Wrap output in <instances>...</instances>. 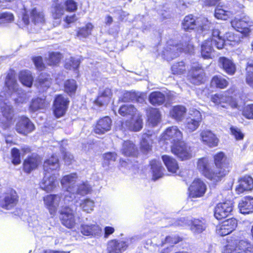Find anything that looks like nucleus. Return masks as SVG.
Returning a JSON list of instances; mask_svg holds the SVG:
<instances>
[{
  "instance_id": "nucleus-1",
  "label": "nucleus",
  "mask_w": 253,
  "mask_h": 253,
  "mask_svg": "<svg viewBox=\"0 0 253 253\" xmlns=\"http://www.w3.org/2000/svg\"><path fill=\"white\" fill-rule=\"evenodd\" d=\"M212 166L207 157L199 158L197 169L206 179L217 182L221 181L230 172L231 165L226 154L219 151L212 156Z\"/></svg>"
},
{
  "instance_id": "nucleus-2",
  "label": "nucleus",
  "mask_w": 253,
  "mask_h": 253,
  "mask_svg": "<svg viewBox=\"0 0 253 253\" xmlns=\"http://www.w3.org/2000/svg\"><path fill=\"white\" fill-rule=\"evenodd\" d=\"M183 139V133L177 126L168 127L161 134L159 141L163 144L172 143L171 152L179 160H190L193 156L192 147Z\"/></svg>"
},
{
  "instance_id": "nucleus-3",
  "label": "nucleus",
  "mask_w": 253,
  "mask_h": 253,
  "mask_svg": "<svg viewBox=\"0 0 253 253\" xmlns=\"http://www.w3.org/2000/svg\"><path fill=\"white\" fill-rule=\"evenodd\" d=\"M225 253H253V245L247 240H238L231 237L227 239V244L224 246Z\"/></svg>"
},
{
  "instance_id": "nucleus-4",
  "label": "nucleus",
  "mask_w": 253,
  "mask_h": 253,
  "mask_svg": "<svg viewBox=\"0 0 253 253\" xmlns=\"http://www.w3.org/2000/svg\"><path fill=\"white\" fill-rule=\"evenodd\" d=\"M225 94L215 93L211 97V101L215 104L222 107L230 106L232 108H237L238 105L233 95H235V89L230 87L225 91Z\"/></svg>"
},
{
  "instance_id": "nucleus-5",
  "label": "nucleus",
  "mask_w": 253,
  "mask_h": 253,
  "mask_svg": "<svg viewBox=\"0 0 253 253\" xmlns=\"http://www.w3.org/2000/svg\"><path fill=\"white\" fill-rule=\"evenodd\" d=\"M188 81L194 85L204 84L207 80V76L202 66L194 63L191 66L187 75Z\"/></svg>"
},
{
  "instance_id": "nucleus-6",
  "label": "nucleus",
  "mask_w": 253,
  "mask_h": 253,
  "mask_svg": "<svg viewBox=\"0 0 253 253\" xmlns=\"http://www.w3.org/2000/svg\"><path fill=\"white\" fill-rule=\"evenodd\" d=\"M59 219L63 226L68 229L74 228L76 224L75 213L69 206H63L59 211Z\"/></svg>"
},
{
  "instance_id": "nucleus-7",
  "label": "nucleus",
  "mask_w": 253,
  "mask_h": 253,
  "mask_svg": "<svg viewBox=\"0 0 253 253\" xmlns=\"http://www.w3.org/2000/svg\"><path fill=\"white\" fill-rule=\"evenodd\" d=\"M70 101L62 94L55 95L52 110L54 116L56 118L64 116L68 108Z\"/></svg>"
},
{
  "instance_id": "nucleus-8",
  "label": "nucleus",
  "mask_w": 253,
  "mask_h": 253,
  "mask_svg": "<svg viewBox=\"0 0 253 253\" xmlns=\"http://www.w3.org/2000/svg\"><path fill=\"white\" fill-rule=\"evenodd\" d=\"M30 18L32 22L35 25L43 24L45 22V18L43 11L39 10L37 7H33L30 10L29 13L25 10L22 13V20L25 25L30 23Z\"/></svg>"
},
{
  "instance_id": "nucleus-9",
  "label": "nucleus",
  "mask_w": 253,
  "mask_h": 253,
  "mask_svg": "<svg viewBox=\"0 0 253 253\" xmlns=\"http://www.w3.org/2000/svg\"><path fill=\"white\" fill-rule=\"evenodd\" d=\"M234 204L230 200L218 203L213 210L214 217L218 220H222L232 214Z\"/></svg>"
},
{
  "instance_id": "nucleus-10",
  "label": "nucleus",
  "mask_w": 253,
  "mask_h": 253,
  "mask_svg": "<svg viewBox=\"0 0 253 253\" xmlns=\"http://www.w3.org/2000/svg\"><path fill=\"white\" fill-rule=\"evenodd\" d=\"M19 202V196L15 190L11 189L0 196V207L9 210L15 207Z\"/></svg>"
},
{
  "instance_id": "nucleus-11",
  "label": "nucleus",
  "mask_w": 253,
  "mask_h": 253,
  "mask_svg": "<svg viewBox=\"0 0 253 253\" xmlns=\"http://www.w3.org/2000/svg\"><path fill=\"white\" fill-rule=\"evenodd\" d=\"M207 188L201 178H195L188 188V196L190 198H201L205 195Z\"/></svg>"
},
{
  "instance_id": "nucleus-12",
  "label": "nucleus",
  "mask_w": 253,
  "mask_h": 253,
  "mask_svg": "<svg viewBox=\"0 0 253 253\" xmlns=\"http://www.w3.org/2000/svg\"><path fill=\"white\" fill-rule=\"evenodd\" d=\"M42 158L39 154L33 153L27 156L23 161L22 169L26 174H30L41 165Z\"/></svg>"
},
{
  "instance_id": "nucleus-13",
  "label": "nucleus",
  "mask_w": 253,
  "mask_h": 253,
  "mask_svg": "<svg viewBox=\"0 0 253 253\" xmlns=\"http://www.w3.org/2000/svg\"><path fill=\"white\" fill-rule=\"evenodd\" d=\"M15 129L18 133L27 135L35 129V126L28 117L21 116L17 119Z\"/></svg>"
},
{
  "instance_id": "nucleus-14",
  "label": "nucleus",
  "mask_w": 253,
  "mask_h": 253,
  "mask_svg": "<svg viewBox=\"0 0 253 253\" xmlns=\"http://www.w3.org/2000/svg\"><path fill=\"white\" fill-rule=\"evenodd\" d=\"M42 199L44 207L48 210L51 217H54L57 213L61 197L58 194H51L44 196Z\"/></svg>"
},
{
  "instance_id": "nucleus-15",
  "label": "nucleus",
  "mask_w": 253,
  "mask_h": 253,
  "mask_svg": "<svg viewBox=\"0 0 253 253\" xmlns=\"http://www.w3.org/2000/svg\"><path fill=\"white\" fill-rule=\"evenodd\" d=\"M199 17L194 16L193 14L187 15L182 21V29L185 32H191L199 28H203L199 22Z\"/></svg>"
},
{
  "instance_id": "nucleus-16",
  "label": "nucleus",
  "mask_w": 253,
  "mask_h": 253,
  "mask_svg": "<svg viewBox=\"0 0 253 253\" xmlns=\"http://www.w3.org/2000/svg\"><path fill=\"white\" fill-rule=\"evenodd\" d=\"M202 118L200 112L198 111L193 112L186 118L184 124V128L188 132H192L196 130L200 126Z\"/></svg>"
},
{
  "instance_id": "nucleus-17",
  "label": "nucleus",
  "mask_w": 253,
  "mask_h": 253,
  "mask_svg": "<svg viewBox=\"0 0 253 253\" xmlns=\"http://www.w3.org/2000/svg\"><path fill=\"white\" fill-rule=\"evenodd\" d=\"M112 121L109 116H104L99 119L95 123L92 131L97 134L102 135L111 129Z\"/></svg>"
},
{
  "instance_id": "nucleus-18",
  "label": "nucleus",
  "mask_w": 253,
  "mask_h": 253,
  "mask_svg": "<svg viewBox=\"0 0 253 253\" xmlns=\"http://www.w3.org/2000/svg\"><path fill=\"white\" fill-rule=\"evenodd\" d=\"M237 220L234 217L223 221L220 224L218 229V234L221 236H225L230 234L237 227Z\"/></svg>"
},
{
  "instance_id": "nucleus-19",
  "label": "nucleus",
  "mask_w": 253,
  "mask_h": 253,
  "mask_svg": "<svg viewBox=\"0 0 253 253\" xmlns=\"http://www.w3.org/2000/svg\"><path fill=\"white\" fill-rule=\"evenodd\" d=\"M121 153L126 157L137 158L139 152L136 145L131 140H124L122 145Z\"/></svg>"
},
{
  "instance_id": "nucleus-20",
  "label": "nucleus",
  "mask_w": 253,
  "mask_h": 253,
  "mask_svg": "<svg viewBox=\"0 0 253 253\" xmlns=\"http://www.w3.org/2000/svg\"><path fill=\"white\" fill-rule=\"evenodd\" d=\"M112 95V89L109 87H106L103 90L99 91L94 100V104L98 107L106 106L110 102Z\"/></svg>"
},
{
  "instance_id": "nucleus-21",
  "label": "nucleus",
  "mask_w": 253,
  "mask_h": 253,
  "mask_svg": "<svg viewBox=\"0 0 253 253\" xmlns=\"http://www.w3.org/2000/svg\"><path fill=\"white\" fill-rule=\"evenodd\" d=\"M200 136L202 142L209 147H214L218 144L219 139L211 130H203Z\"/></svg>"
},
{
  "instance_id": "nucleus-22",
  "label": "nucleus",
  "mask_w": 253,
  "mask_h": 253,
  "mask_svg": "<svg viewBox=\"0 0 253 253\" xmlns=\"http://www.w3.org/2000/svg\"><path fill=\"white\" fill-rule=\"evenodd\" d=\"M147 123L153 127L157 126L161 121L162 115L159 108L152 107L146 110Z\"/></svg>"
},
{
  "instance_id": "nucleus-23",
  "label": "nucleus",
  "mask_w": 253,
  "mask_h": 253,
  "mask_svg": "<svg viewBox=\"0 0 253 253\" xmlns=\"http://www.w3.org/2000/svg\"><path fill=\"white\" fill-rule=\"evenodd\" d=\"M77 179V174L76 173H72L70 174L64 175L60 180L62 186L66 188L67 192H69L71 195L69 196L72 198V195L74 196L73 192L76 186V181Z\"/></svg>"
},
{
  "instance_id": "nucleus-24",
  "label": "nucleus",
  "mask_w": 253,
  "mask_h": 253,
  "mask_svg": "<svg viewBox=\"0 0 253 253\" xmlns=\"http://www.w3.org/2000/svg\"><path fill=\"white\" fill-rule=\"evenodd\" d=\"M60 165L59 159L54 154L51 155L49 157L44 160L43 164V169L45 173L53 171H59Z\"/></svg>"
},
{
  "instance_id": "nucleus-25",
  "label": "nucleus",
  "mask_w": 253,
  "mask_h": 253,
  "mask_svg": "<svg viewBox=\"0 0 253 253\" xmlns=\"http://www.w3.org/2000/svg\"><path fill=\"white\" fill-rule=\"evenodd\" d=\"M121 126L122 128L132 131H138L143 127V120L140 116L138 117L134 121L132 119L122 122Z\"/></svg>"
},
{
  "instance_id": "nucleus-26",
  "label": "nucleus",
  "mask_w": 253,
  "mask_h": 253,
  "mask_svg": "<svg viewBox=\"0 0 253 253\" xmlns=\"http://www.w3.org/2000/svg\"><path fill=\"white\" fill-rule=\"evenodd\" d=\"M219 67L229 75H233L236 70L235 64L233 61L224 56L220 57L218 59Z\"/></svg>"
},
{
  "instance_id": "nucleus-27",
  "label": "nucleus",
  "mask_w": 253,
  "mask_h": 253,
  "mask_svg": "<svg viewBox=\"0 0 253 253\" xmlns=\"http://www.w3.org/2000/svg\"><path fill=\"white\" fill-rule=\"evenodd\" d=\"M168 50L169 53L173 54L175 57L179 55L180 52L189 53L194 50V46L189 42H180L171 45Z\"/></svg>"
},
{
  "instance_id": "nucleus-28",
  "label": "nucleus",
  "mask_w": 253,
  "mask_h": 253,
  "mask_svg": "<svg viewBox=\"0 0 253 253\" xmlns=\"http://www.w3.org/2000/svg\"><path fill=\"white\" fill-rule=\"evenodd\" d=\"M208 40L218 49H221L224 48L225 45V40L221 35L220 30L214 28L211 30V34Z\"/></svg>"
},
{
  "instance_id": "nucleus-29",
  "label": "nucleus",
  "mask_w": 253,
  "mask_h": 253,
  "mask_svg": "<svg viewBox=\"0 0 253 253\" xmlns=\"http://www.w3.org/2000/svg\"><path fill=\"white\" fill-rule=\"evenodd\" d=\"M238 207L241 213L247 214L253 213V197L245 196L239 203Z\"/></svg>"
},
{
  "instance_id": "nucleus-30",
  "label": "nucleus",
  "mask_w": 253,
  "mask_h": 253,
  "mask_svg": "<svg viewBox=\"0 0 253 253\" xmlns=\"http://www.w3.org/2000/svg\"><path fill=\"white\" fill-rule=\"evenodd\" d=\"M253 189V178L250 175H245L239 180L236 190L240 193L251 191Z\"/></svg>"
},
{
  "instance_id": "nucleus-31",
  "label": "nucleus",
  "mask_w": 253,
  "mask_h": 253,
  "mask_svg": "<svg viewBox=\"0 0 253 253\" xmlns=\"http://www.w3.org/2000/svg\"><path fill=\"white\" fill-rule=\"evenodd\" d=\"M64 4L58 0H54L51 6L50 13L54 20L60 19L64 15Z\"/></svg>"
},
{
  "instance_id": "nucleus-32",
  "label": "nucleus",
  "mask_w": 253,
  "mask_h": 253,
  "mask_svg": "<svg viewBox=\"0 0 253 253\" xmlns=\"http://www.w3.org/2000/svg\"><path fill=\"white\" fill-rule=\"evenodd\" d=\"M153 143V140L152 138V134L143 133L139 142L140 151L143 153H148L152 150Z\"/></svg>"
},
{
  "instance_id": "nucleus-33",
  "label": "nucleus",
  "mask_w": 253,
  "mask_h": 253,
  "mask_svg": "<svg viewBox=\"0 0 253 253\" xmlns=\"http://www.w3.org/2000/svg\"><path fill=\"white\" fill-rule=\"evenodd\" d=\"M127 247L125 242L112 240L108 244L107 253H122L126 250Z\"/></svg>"
},
{
  "instance_id": "nucleus-34",
  "label": "nucleus",
  "mask_w": 253,
  "mask_h": 253,
  "mask_svg": "<svg viewBox=\"0 0 253 253\" xmlns=\"http://www.w3.org/2000/svg\"><path fill=\"white\" fill-rule=\"evenodd\" d=\"M148 100L153 106H159L166 102V96L164 93L160 91H154L150 93Z\"/></svg>"
},
{
  "instance_id": "nucleus-35",
  "label": "nucleus",
  "mask_w": 253,
  "mask_h": 253,
  "mask_svg": "<svg viewBox=\"0 0 253 253\" xmlns=\"http://www.w3.org/2000/svg\"><path fill=\"white\" fill-rule=\"evenodd\" d=\"M162 159L169 172L171 173H176L179 167L177 161L173 157L167 155L162 156Z\"/></svg>"
},
{
  "instance_id": "nucleus-36",
  "label": "nucleus",
  "mask_w": 253,
  "mask_h": 253,
  "mask_svg": "<svg viewBox=\"0 0 253 253\" xmlns=\"http://www.w3.org/2000/svg\"><path fill=\"white\" fill-rule=\"evenodd\" d=\"M62 58L63 55L60 52L50 51L45 60L47 66L56 67L59 66Z\"/></svg>"
},
{
  "instance_id": "nucleus-37",
  "label": "nucleus",
  "mask_w": 253,
  "mask_h": 253,
  "mask_svg": "<svg viewBox=\"0 0 253 253\" xmlns=\"http://www.w3.org/2000/svg\"><path fill=\"white\" fill-rule=\"evenodd\" d=\"M15 76V72L12 69H10L6 73L4 85L9 91H15L17 89V83Z\"/></svg>"
},
{
  "instance_id": "nucleus-38",
  "label": "nucleus",
  "mask_w": 253,
  "mask_h": 253,
  "mask_svg": "<svg viewBox=\"0 0 253 253\" xmlns=\"http://www.w3.org/2000/svg\"><path fill=\"white\" fill-rule=\"evenodd\" d=\"M63 91L70 97L75 95L78 85L77 81L73 79L66 80L63 83Z\"/></svg>"
},
{
  "instance_id": "nucleus-39",
  "label": "nucleus",
  "mask_w": 253,
  "mask_h": 253,
  "mask_svg": "<svg viewBox=\"0 0 253 253\" xmlns=\"http://www.w3.org/2000/svg\"><path fill=\"white\" fill-rule=\"evenodd\" d=\"M149 165L150 166L154 180H156L163 176V170L164 168L161 162L154 159L150 161Z\"/></svg>"
},
{
  "instance_id": "nucleus-40",
  "label": "nucleus",
  "mask_w": 253,
  "mask_h": 253,
  "mask_svg": "<svg viewBox=\"0 0 253 253\" xmlns=\"http://www.w3.org/2000/svg\"><path fill=\"white\" fill-rule=\"evenodd\" d=\"M249 18L244 16L242 18L234 20L232 22V24L237 31L245 33L248 31L249 29Z\"/></svg>"
},
{
  "instance_id": "nucleus-41",
  "label": "nucleus",
  "mask_w": 253,
  "mask_h": 253,
  "mask_svg": "<svg viewBox=\"0 0 253 253\" xmlns=\"http://www.w3.org/2000/svg\"><path fill=\"white\" fill-rule=\"evenodd\" d=\"M229 85V82L220 75L213 76L210 81V86L218 89H225Z\"/></svg>"
},
{
  "instance_id": "nucleus-42",
  "label": "nucleus",
  "mask_w": 253,
  "mask_h": 253,
  "mask_svg": "<svg viewBox=\"0 0 253 253\" xmlns=\"http://www.w3.org/2000/svg\"><path fill=\"white\" fill-rule=\"evenodd\" d=\"M57 181L55 178L50 176L44 177L42 181L40 187L46 193L52 192L56 187Z\"/></svg>"
},
{
  "instance_id": "nucleus-43",
  "label": "nucleus",
  "mask_w": 253,
  "mask_h": 253,
  "mask_svg": "<svg viewBox=\"0 0 253 253\" xmlns=\"http://www.w3.org/2000/svg\"><path fill=\"white\" fill-rule=\"evenodd\" d=\"M186 113V109L182 105L174 106L169 111L171 117L177 121H181Z\"/></svg>"
},
{
  "instance_id": "nucleus-44",
  "label": "nucleus",
  "mask_w": 253,
  "mask_h": 253,
  "mask_svg": "<svg viewBox=\"0 0 253 253\" xmlns=\"http://www.w3.org/2000/svg\"><path fill=\"white\" fill-rule=\"evenodd\" d=\"M101 231L97 224H83L81 226V232L84 236H95Z\"/></svg>"
},
{
  "instance_id": "nucleus-45",
  "label": "nucleus",
  "mask_w": 253,
  "mask_h": 253,
  "mask_svg": "<svg viewBox=\"0 0 253 253\" xmlns=\"http://www.w3.org/2000/svg\"><path fill=\"white\" fill-rule=\"evenodd\" d=\"M37 84L41 87L48 88L52 82L50 75L47 72H41L37 79Z\"/></svg>"
},
{
  "instance_id": "nucleus-46",
  "label": "nucleus",
  "mask_w": 253,
  "mask_h": 253,
  "mask_svg": "<svg viewBox=\"0 0 253 253\" xmlns=\"http://www.w3.org/2000/svg\"><path fill=\"white\" fill-rule=\"evenodd\" d=\"M233 15V12L225 9L222 5H217L214 9V15L217 19L227 20Z\"/></svg>"
},
{
  "instance_id": "nucleus-47",
  "label": "nucleus",
  "mask_w": 253,
  "mask_h": 253,
  "mask_svg": "<svg viewBox=\"0 0 253 253\" xmlns=\"http://www.w3.org/2000/svg\"><path fill=\"white\" fill-rule=\"evenodd\" d=\"M189 225L191 230L197 234L202 233L207 228L206 223L198 218H193L191 220Z\"/></svg>"
},
{
  "instance_id": "nucleus-48",
  "label": "nucleus",
  "mask_w": 253,
  "mask_h": 253,
  "mask_svg": "<svg viewBox=\"0 0 253 253\" xmlns=\"http://www.w3.org/2000/svg\"><path fill=\"white\" fill-rule=\"evenodd\" d=\"M137 109L132 105L124 104L120 106L118 112L119 114L123 117H130V119H133L135 116Z\"/></svg>"
},
{
  "instance_id": "nucleus-49",
  "label": "nucleus",
  "mask_w": 253,
  "mask_h": 253,
  "mask_svg": "<svg viewBox=\"0 0 253 253\" xmlns=\"http://www.w3.org/2000/svg\"><path fill=\"white\" fill-rule=\"evenodd\" d=\"M214 51L212 44L208 39L205 40L201 44V54L205 59L211 58V53Z\"/></svg>"
},
{
  "instance_id": "nucleus-50",
  "label": "nucleus",
  "mask_w": 253,
  "mask_h": 253,
  "mask_svg": "<svg viewBox=\"0 0 253 253\" xmlns=\"http://www.w3.org/2000/svg\"><path fill=\"white\" fill-rule=\"evenodd\" d=\"M94 28L90 22L87 23L84 26L80 27L77 31L76 36L80 38H86L91 35Z\"/></svg>"
},
{
  "instance_id": "nucleus-51",
  "label": "nucleus",
  "mask_w": 253,
  "mask_h": 253,
  "mask_svg": "<svg viewBox=\"0 0 253 253\" xmlns=\"http://www.w3.org/2000/svg\"><path fill=\"white\" fill-rule=\"evenodd\" d=\"M19 79L21 83L27 87L32 86L33 83L32 76L26 71H22L19 73Z\"/></svg>"
},
{
  "instance_id": "nucleus-52",
  "label": "nucleus",
  "mask_w": 253,
  "mask_h": 253,
  "mask_svg": "<svg viewBox=\"0 0 253 253\" xmlns=\"http://www.w3.org/2000/svg\"><path fill=\"white\" fill-rule=\"evenodd\" d=\"M246 81L251 87H253V60H249L246 65Z\"/></svg>"
},
{
  "instance_id": "nucleus-53",
  "label": "nucleus",
  "mask_w": 253,
  "mask_h": 253,
  "mask_svg": "<svg viewBox=\"0 0 253 253\" xmlns=\"http://www.w3.org/2000/svg\"><path fill=\"white\" fill-rule=\"evenodd\" d=\"M171 71L174 75H183L186 72L185 64L183 61L177 62L171 66Z\"/></svg>"
},
{
  "instance_id": "nucleus-54",
  "label": "nucleus",
  "mask_w": 253,
  "mask_h": 253,
  "mask_svg": "<svg viewBox=\"0 0 253 253\" xmlns=\"http://www.w3.org/2000/svg\"><path fill=\"white\" fill-rule=\"evenodd\" d=\"M32 60L35 65L36 69L38 71H44L46 68V63L44 62L43 59L41 56H35L32 58Z\"/></svg>"
},
{
  "instance_id": "nucleus-55",
  "label": "nucleus",
  "mask_w": 253,
  "mask_h": 253,
  "mask_svg": "<svg viewBox=\"0 0 253 253\" xmlns=\"http://www.w3.org/2000/svg\"><path fill=\"white\" fill-rule=\"evenodd\" d=\"M11 163L14 166H17L20 164L21 154L20 150L16 148L13 147L11 150Z\"/></svg>"
},
{
  "instance_id": "nucleus-56",
  "label": "nucleus",
  "mask_w": 253,
  "mask_h": 253,
  "mask_svg": "<svg viewBox=\"0 0 253 253\" xmlns=\"http://www.w3.org/2000/svg\"><path fill=\"white\" fill-rule=\"evenodd\" d=\"M81 206L83 210L87 213L91 212L94 207V202L89 198H86L82 201Z\"/></svg>"
},
{
  "instance_id": "nucleus-57",
  "label": "nucleus",
  "mask_w": 253,
  "mask_h": 253,
  "mask_svg": "<svg viewBox=\"0 0 253 253\" xmlns=\"http://www.w3.org/2000/svg\"><path fill=\"white\" fill-rule=\"evenodd\" d=\"M80 64V61L76 59L73 57H71L69 61L65 62L64 68L67 70H73L74 71L78 70Z\"/></svg>"
},
{
  "instance_id": "nucleus-58",
  "label": "nucleus",
  "mask_w": 253,
  "mask_h": 253,
  "mask_svg": "<svg viewBox=\"0 0 253 253\" xmlns=\"http://www.w3.org/2000/svg\"><path fill=\"white\" fill-rule=\"evenodd\" d=\"M44 100L41 98H37L32 100L30 107L33 111H36L44 108Z\"/></svg>"
},
{
  "instance_id": "nucleus-59",
  "label": "nucleus",
  "mask_w": 253,
  "mask_h": 253,
  "mask_svg": "<svg viewBox=\"0 0 253 253\" xmlns=\"http://www.w3.org/2000/svg\"><path fill=\"white\" fill-rule=\"evenodd\" d=\"M91 191V187L88 184L83 182L78 186L76 193L77 194L84 196L90 193Z\"/></svg>"
},
{
  "instance_id": "nucleus-60",
  "label": "nucleus",
  "mask_w": 253,
  "mask_h": 253,
  "mask_svg": "<svg viewBox=\"0 0 253 253\" xmlns=\"http://www.w3.org/2000/svg\"><path fill=\"white\" fill-rule=\"evenodd\" d=\"M242 114L245 118L253 120V104H248L244 107Z\"/></svg>"
},
{
  "instance_id": "nucleus-61",
  "label": "nucleus",
  "mask_w": 253,
  "mask_h": 253,
  "mask_svg": "<svg viewBox=\"0 0 253 253\" xmlns=\"http://www.w3.org/2000/svg\"><path fill=\"white\" fill-rule=\"evenodd\" d=\"M64 4L66 10L69 12H73L78 9V3L74 0H66Z\"/></svg>"
},
{
  "instance_id": "nucleus-62",
  "label": "nucleus",
  "mask_w": 253,
  "mask_h": 253,
  "mask_svg": "<svg viewBox=\"0 0 253 253\" xmlns=\"http://www.w3.org/2000/svg\"><path fill=\"white\" fill-rule=\"evenodd\" d=\"M0 20L4 23H10L14 21V16L13 13L9 12H0Z\"/></svg>"
},
{
  "instance_id": "nucleus-63",
  "label": "nucleus",
  "mask_w": 253,
  "mask_h": 253,
  "mask_svg": "<svg viewBox=\"0 0 253 253\" xmlns=\"http://www.w3.org/2000/svg\"><path fill=\"white\" fill-rule=\"evenodd\" d=\"M230 130L231 134L234 136L236 140H241L244 139V134L239 128L231 126L230 127Z\"/></svg>"
},
{
  "instance_id": "nucleus-64",
  "label": "nucleus",
  "mask_w": 253,
  "mask_h": 253,
  "mask_svg": "<svg viewBox=\"0 0 253 253\" xmlns=\"http://www.w3.org/2000/svg\"><path fill=\"white\" fill-rule=\"evenodd\" d=\"M117 154L115 152H108L103 155L104 162L109 165L111 162H115L117 159Z\"/></svg>"
}]
</instances>
